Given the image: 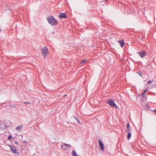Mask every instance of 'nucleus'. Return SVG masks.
Segmentation results:
<instances>
[{
	"mask_svg": "<svg viewBox=\"0 0 156 156\" xmlns=\"http://www.w3.org/2000/svg\"><path fill=\"white\" fill-rule=\"evenodd\" d=\"M153 81H149L148 83H147V84H150V83H152V82Z\"/></svg>",
	"mask_w": 156,
	"mask_h": 156,
	"instance_id": "a211bd4d",
	"label": "nucleus"
},
{
	"mask_svg": "<svg viewBox=\"0 0 156 156\" xmlns=\"http://www.w3.org/2000/svg\"><path fill=\"white\" fill-rule=\"evenodd\" d=\"M15 144H19L16 141H15Z\"/></svg>",
	"mask_w": 156,
	"mask_h": 156,
	"instance_id": "6ab92c4d",
	"label": "nucleus"
},
{
	"mask_svg": "<svg viewBox=\"0 0 156 156\" xmlns=\"http://www.w3.org/2000/svg\"><path fill=\"white\" fill-rule=\"evenodd\" d=\"M77 121L79 123H80V122L79 120L78 119H77Z\"/></svg>",
	"mask_w": 156,
	"mask_h": 156,
	"instance_id": "412c9836",
	"label": "nucleus"
},
{
	"mask_svg": "<svg viewBox=\"0 0 156 156\" xmlns=\"http://www.w3.org/2000/svg\"><path fill=\"white\" fill-rule=\"evenodd\" d=\"M21 137H23V135L21 136Z\"/></svg>",
	"mask_w": 156,
	"mask_h": 156,
	"instance_id": "393cba45",
	"label": "nucleus"
},
{
	"mask_svg": "<svg viewBox=\"0 0 156 156\" xmlns=\"http://www.w3.org/2000/svg\"><path fill=\"white\" fill-rule=\"evenodd\" d=\"M148 89H145L142 94V96L143 98H145V93L147 91Z\"/></svg>",
	"mask_w": 156,
	"mask_h": 156,
	"instance_id": "9d476101",
	"label": "nucleus"
},
{
	"mask_svg": "<svg viewBox=\"0 0 156 156\" xmlns=\"http://www.w3.org/2000/svg\"><path fill=\"white\" fill-rule=\"evenodd\" d=\"M23 127V125H20V126H19L16 128V129L17 130H19L21 129Z\"/></svg>",
	"mask_w": 156,
	"mask_h": 156,
	"instance_id": "9b49d317",
	"label": "nucleus"
},
{
	"mask_svg": "<svg viewBox=\"0 0 156 156\" xmlns=\"http://www.w3.org/2000/svg\"><path fill=\"white\" fill-rule=\"evenodd\" d=\"M107 103L111 106H115L116 108H117V106L115 103L114 101L111 100H108L107 102Z\"/></svg>",
	"mask_w": 156,
	"mask_h": 156,
	"instance_id": "20e7f679",
	"label": "nucleus"
},
{
	"mask_svg": "<svg viewBox=\"0 0 156 156\" xmlns=\"http://www.w3.org/2000/svg\"><path fill=\"white\" fill-rule=\"evenodd\" d=\"M131 134L130 133H128V135H127V139L129 140L131 136Z\"/></svg>",
	"mask_w": 156,
	"mask_h": 156,
	"instance_id": "f8f14e48",
	"label": "nucleus"
},
{
	"mask_svg": "<svg viewBox=\"0 0 156 156\" xmlns=\"http://www.w3.org/2000/svg\"><path fill=\"white\" fill-rule=\"evenodd\" d=\"M118 43L120 44V46L122 48L124 46V41L123 40H121V41H118Z\"/></svg>",
	"mask_w": 156,
	"mask_h": 156,
	"instance_id": "1a4fd4ad",
	"label": "nucleus"
},
{
	"mask_svg": "<svg viewBox=\"0 0 156 156\" xmlns=\"http://www.w3.org/2000/svg\"><path fill=\"white\" fill-rule=\"evenodd\" d=\"M23 142L24 143H28V142H26L25 141H23Z\"/></svg>",
	"mask_w": 156,
	"mask_h": 156,
	"instance_id": "4be33fe9",
	"label": "nucleus"
},
{
	"mask_svg": "<svg viewBox=\"0 0 156 156\" xmlns=\"http://www.w3.org/2000/svg\"><path fill=\"white\" fill-rule=\"evenodd\" d=\"M41 53L43 58H45L49 54V50L47 47L42 48L41 50Z\"/></svg>",
	"mask_w": 156,
	"mask_h": 156,
	"instance_id": "f03ea898",
	"label": "nucleus"
},
{
	"mask_svg": "<svg viewBox=\"0 0 156 156\" xmlns=\"http://www.w3.org/2000/svg\"><path fill=\"white\" fill-rule=\"evenodd\" d=\"M9 146L11 150L13 153L18 154V152L16 150V148L15 147L10 145H9Z\"/></svg>",
	"mask_w": 156,
	"mask_h": 156,
	"instance_id": "39448f33",
	"label": "nucleus"
},
{
	"mask_svg": "<svg viewBox=\"0 0 156 156\" xmlns=\"http://www.w3.org/2000/svg\"><path fill=\"white\" fill-rule=\"evenodd\" d=\"M130 128H127L126 131L127 132H129L130 131Z\"/></svg>",
	"mask_w": 156,
	"mask_h": 156,
	"instance_id": "f3484780",
	"label": "nucleus"
},
{
	"mask_svg": "<svg viewBox=\"0 0 156 156\" xmlns=\"http://www.w3.org/2000/svg\"><path fill=\"white\" fill-rule=\"evenodd\" d=\"M139 75H140V76H142V73H141L139 72Z\"/></svg>",
	"mask_w": 156,
	"mask_h": 156,
	"instance_id": "aec40b11",
	"label": "nucleus"
},
{
	"mask_svg": "<svg viewBox=\"0 0 156 156\" xmlns=\"http://www.w3.org/2000/svg\"><path fill=\"white\" fill-rule=\"evenodd\" d=\"M47 20L49 23L52 26H56L58 24L57 21L53 16H50L48 17Z\"/></svg>",
	"mask_w": 156,
	"mask_h": 156,
	"instance_id": "f257e3e1",
	"label": "nucleus"
},
{
	"mask_svg": "<svg viewBox=\"0 0 156 156\" xmlns=\"http://www.w3.org/2000/svg\"><path fill=\"white\" fill-rule=\"evenodd\" d=\"M12 137V136L11 135H10L9 137H8V140H10V139Z\"/></svg>",
	"mask_w": 156,
	"mask_h": 156,
	"instance_id": "2eb2a0df",
	"label": "nucleus"
},
{
	"mask_svg": "<svg viewBox=\"0 0 156 156\" xmlns=\"http://www.w3.org/2000/svg\"><path fill=\"white\" fill-rule=\"evenodd\" d=\"M154 111L156 113V109H154Z\"/></svg>",
	"mask_w": 156,
	"mask_h": 156,
	"instance_id": "b1692460",
	"label": "nucleus"
},
{
	"mask_svg": "<svg viewBox=\"0 0 156 156\" xmlns=\"http://www.w3.org/2000/svg\"><path fill=\"white\" fill-rule=\"evenodd\" d=\"M129 128V123H128L127 125V128Z\"/></svg>",
	"mask_w": 156,
	"mask_h": 156,
	"instance_id": "dca6fc26",
	"label": "nucleus"
},
{
	"mask_svg": "<svg viewBox=\"0 0 156 156\" xmlns=\"http://www.w3.org/2000/svg\"><path fill=\"white\" fill-rule=\"evenodd\" d=\"M138 54L141 58H143L146 55V52L144 51H143L141 52H138Z\"/></svg>",
	"mask_w": 156,
	"mask_h": 156,
	"instance_id": "423d86ee",
	"label": "nucleus"
},
{
	"mask_svg": "<svg viewBox=\"0 0 156 156\" xmlns=\"http://www.w3.org/2000/svg\"><path fill=\"white\" fill-rule=\"evenodd\" d=\"M72 154L73 156H77V154L75 151H73L72 153Z\"/></svg>",
	"mask_w": 156,
	"mask_h": 156,
	"instance_id": "ddd939ff",
	"label": "nucleus"
},
{
	"mask_svg": "<svg viewBox=\"0 0 156 156\" xmlns=\"http://www.w3.org/2000/svg\"><path fill=\"white\" fill-rule=\"evenodd\" d=\"M86 60H83L82 61L81 63L82 64H85L86 63Z\"/></svg>",
	"mask_w": 156,
	"mask_h": 156,
	"instance_id": "4468645a",
	"label": "nucleus"
},
{
	"mask_svg": "<svg viewBox=\"0 0 156 156\" xmlns=\"http://www.w3.org/2000/svg\"><path fill=\"white\" fill-rule=\"evenodd\" d=\"M61 147L63 149L68 150L69 149V147H71V146L69 144L64 143L61 145Z\"/></svg>",
	"mask_w": 156,
	"mask_h": 156,
	"instance_id": "7ed1b4c3",
	"label": "nucleus"
},
{
	"mask_svg": "<svg viewBox=\"0 0 156 156\" xmlns=\"http://www.w3.org/2000/svg\"><path fill=\"white\" fill-rule=\"evenodd\" d=\"M59 14L60 15L59 16L60 18H65L67 17L66 14L64 13L61 12Z\"/></svg>",
	"mask_w": 156,
	"mask_h": 156,
	"instance_id": "0eeeda50",
	"label": "nucleus"
},
{
	"mask_svg": "<svg viewBox=\"0 0 156 156\" xmlns=\"http://www.w3.org/2000/svg\"><path fill=\"white\" fill-rule=\"evenodd\" d=\"M99 143L101 149V150H103L104 149V145L100 140H99Z\"/></svg>",
	"mask_w": 156,
	"mask_h": 156,
	"instance_id": "6e6552de",
	"label": "nucleus"
},
{
	"mask_svg": "<svg viewBox=\"0 0 156 156\" xmlns=\"http://www.w3.org/2000/svg\"><path fill=\"white\" fill-rule=\"evenodd\" d=\"M74 118L76 120H77V119L75 117H74Z\"/></svg>",
	"mask_w": 156,
	"mask_h": 156,
	"instance_id": "5701e85b",
	"label": "nucleus"
}]
</instances>
